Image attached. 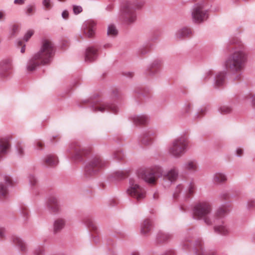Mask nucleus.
Masks as SVG:
<instances>
[{
  "mask_svg": "<svg viewBox=\"0 0 255 255\" xmlns=\"http://www.w3.org/2000/svg\"><path fill=\"white\" fill-rule=\"evenodd\" d=\"M226 50L231 52L223 63L224 68L232 75L234 81L241 80V72L248 61V54L237 37L230 39L227 43Z\"/></svg>",
  "mask_w": 255,
  "mask_h": 255,
  "instance_id": "f257e3e1",
  "label": "nucleus"
},
{
  "mask_svg": "<svg viewBox=\"0 0 255 255\" xmlns=\"http://www.w3.org/2000/svg\"><path fill=\"white\" fill-rule=\"evenodd\" d=\"M54 54V45L48 40L42 41L41 47L38 51L34 53L28 59L26 65L28 72H33L41 66L49 64Z\"/></svg>",
  "mask_w": 255,
  "mask_h": 255,
  "instance_id": "f03ea898",
  "label": "nucleus"
},
{
  "mask_svg": "<svg viewBox=\"0 0 255 255\" xmlns=\"http://www.w3.org/2000/svg\"><path fill=\"white\" fill-rule=\"evenodd\" d=\"M144 3L143 0L136 2L130 0L123 2L119 15V21L127 26L133 24L137 19L136 10L141 9Z\"/></svg>",
  "mask_w": 255,
  "mask_h": 255,
  "instance_id": "7ed1b4c3",
  "label": "nucleus"
},
{
  "mask_svg": "<svg viewBox=\"0 0 255 255\" xmlns=\"http://www.w3.org/2000/svg\"><path fill=\"white\" fill-rule=\"evenodd\" d=\"M195 235L194 232L191 230L186 232L185 237L181 243V247L183 250L189 251L192 249L195 255H217L215 251L205 250L202 241L194 239Z\"/></svg>",
  "mask_w": 255,
  "mask_h": 255,
  "instance_id": "20e7f679",
  "label": "nucleus"
},
{
  "mask_svg": "<svg viewBox=\"0 0 255 255\" xmlns=\"http://www.w3.org/2000/svg\"><path fill=\"white\" fill-rule=\"evenodd\" d=\"M212 205L206 201L196 203L193 208V217L196 220H203L207 225H211L214 223V217L211 215Z\"/></svg>",
  "mask_w": 255,
  "mask_h": 255,
  "instance_id": "39448f33",
  "label": "nucleus"
},
{
  "mask_svg": "<svg viewBox=\"0 0 255 255\" xmlns=\"http://www.w3.org/2000/svg\"><path fill=\"white\" fill-rule=\"evenodd\" d=\"M188 143L185 136L175 138L168 148V154L176 158L181 157L186 151Z\"/></svg>",
  "mask_w": 255,
  "mask_h": 255,
  "instance_id": "423d86ee",
  "label": "nucleus"
},
{
  "mask_svg": "<svg viewBox=\"0 0 255 255\" xmlns=\"http://www.w3.org/2000/svg\"><path fill=\"white\" fill-rule=\"evenodd\" d=\"M106 162L99 156H95L91 157L86 163L84 175L89 178L99 172V171L106 165Z\"/></svg>",
  "mask_w": 255,
  "mask_h": 255,
  "instance_id": "0eeeda50",
  "label": "nucleus"
},
{
  "mask_svg": "<svg viewBox=\"0 0 255 255\" xmlns=\"http://www.w3.org/2000/svg\"><path fill=\"white\" fill-rule=\"evenodd\" d=\"M193 21L197 23L203 22L208 18V9L204 1L194 4L191 9Z\"/></svg>",
  "mask_w": 255,
  "mask_h": 255,
  "instance_id": "6e6552de",
  "label": "nucleus"
},
{
  "mask_svg": "<svg viewBox=\"0 0 255 255\" xmlns=\"http://www.w3.org/2000/svg\"><path fill=\"white\" fill-rule=\"evenodd\" d=\"M156 172L159 173V178H161L164 186H170L179 177V171L176 167L164 170L161 166H159L157 167Z\"/></svg>",
  "mask_w": 255,
  "mask_h": 255,
  "instance_id": "1a4fd4ad",
  "label": "nucleus"
},
{
  "mask_svg": "<svg viewBox=\"0 0 255 255\" xmlns=\"http://www.w3.org/2000/svg\"><path fill=\"white\" fill-rule=\"evenodd\" d=\"M88 102L91 105V110L95 112H110L116 114L119 111V108L115 104L102 102L98 99L88 100Z\"/></svg>",
  "mask_w": 255,
  "mask_h": 255,
  "instance_id": "9d476101",
  "label": "nucleus"
},
{
  "mask_svg": "<svg viewBox=\"0 0 255 255\" xmlns=\"http://www.w3.org/2000/svg\"><path fill=\"white\" fill-rule=\"evenodd\" d=\"M195 189V185L193 182H184L179 184L176 187L173 197L177 198L181 193L183 194V198L185 200H189L193 195Z\"/></svg>",
  "mask_w": 255,
  "mask_h": 255,
  "instance_id": "9b49d317",
  "label": "nucleus"
},
{
  "mask_svg": "<svg viewBox=\"0 0 255 255\" xmlns=\"http://www.w3.org/2000/svg\"><path fill=\"white\" fill-rule=\"evenodd\" d=\"M127 193L128 195L140 201L145 197V191L140 186L138 182L134 178H130L129 181V186L127 189Z\"/></svg>",
  "mask_w": 255,
  "mask_h": 255,
  "instance_id": "f8f14e48",
  "label": "nucleus"
},
{
  "mask_svg": "<svg viewBox=\"0 0 255 255\" xmlns=\"http://www.w3.org/2000/svg\"><path fill=\"white\" fill-rule=\"evenodd\" d=\"M159 165H156L151 169H141L137 171V175L139 178L142 179L145 182L149 184H154L159 178V173L156 169Z\"/></svg>",
  "mask_w": 255,
  "mask_h": 255,
  "instance_id": "ddd939ff",
  "label": "nucleus"
},
{
  "mask_svg": "<svg viewBox=\"0 0 255 255\" xmlns=\"http://www.w3.org/2000/svg\"><path fill=\"white\" fill-rule=\"evenodd\" d=\"M156 136V130L154 128H146L138 137L139 143L142 146H150L153 144Z\"/></svg>",
  "mask_w": 255,
  "mask_h": 255,
  "instance_id": "4468645a",
  "label": "nucleus"
},
{
  "mask_svg": "<svg viewBox=\"0 0 255 255\" xmlns=\"http://www.w3.org/2000/svg\"><path fill=\"white\" fill-rule=\"evenodd\" d=\"M66 152L71 158L75 159H79L82 156L86 155L84 148L78 141L70 143L66 149Z\"/></svg>",
  "mask_w": 255,
  "mask_h": 255,
  "instance_id": "2eb2a0df",
  "label": "nucleus"
},
{
  "mask_svg": "<svg viewBox=\"0 0 255 255\" xmlns=\"http://www.w3.org/2000/svg\"><path fill=\"white\" fill-rule=\"evenodd\" d=\"M13 186L11 177L5 175L2 181L0 182V199L5 198L8 194V188Z\"/></svg>",
  "mask_w": 255,
  "mask_h": 255,
  "instance_id": "dca6fc26",
  "label": "nucleus"
},
{
  "mask_svg": "<svg viewBox=\"0 0 255 255\" xmlns=\"http://www.w3.org/2000/svg\"><path fill=\"white\" fill-rule=\"evenodd\" d=\"M12 63L9 59H4L0 62V78H6L11 73Z\"/></svg>",
  "mask_w": 255,
  "mask_h": 255,
  "instance_id": "f3484780",
  "label": "nucleus"
},
{
  "mask_svg": "<svg viewBox=\"0 0 255 255\" xmlns=\"http://www.w3.org/2000/svg\"><path fill=\"white\" fill-rule=\"evenodd\" d=\"M99 48L96 46L87 47L85 53V61L86 62H92L95 61L98 56Z\"/></svg>",
  "mask_w": 255,
  "mask_h": 255,
  "instance_id": "a211bd4d",
  "label": "nucleus"
},
{
  "mask_svg": "<svg viewBox=\"0 0 255 255\" xmlns=\"http://www.w3.org/2000/svg\"><path fill=\"white\" fill-rule=\"evenodd\" d=\"M46 208L52 213H57L60 211V206L57 198L54 196H50L46 202Z\"/></svg>",
  "mask_w": 255,
  "mask_h": 255,
  "instance_id": "6ab92c4d",
  "label": "nucleus"
},
{
  "mask_svg": "<svg viewBox=\"0 0 255 255\" xmlns=\"http://www.w3.org/2000/svg\"><path fill=\"white\" fill-rule=\"evenodd\" d=\"M96 24L94 21L88 20L85 21L82 25L84 33L88 37H92L95 34Z\"/></svg>",
  "mask_w": 255,
  "mask_h": 255,
  "instance_id": "aec40b11",
  "label": "nucleus"
},
{
  "mask_svg": "<svg viewBox=\"0 0 255 255\" xmlns=\"http://www.w3.org/2000/svg\"><path fill=\"white\" fill-rule=\"evenodd\" d=\"M192 35V29L187 26H184L178 29L175 33V38L178 40H184Z\"/></svg>",
  "mask_w": 255,
  "mask_h": 255,
  "instance_id": "412c9836",
  "label": "nucleus"
},
{
  "mask_svg": "<svg viewBox=\"0 0 255 255\" xmlns=\"http://www.w3.org/2000/svg\"><path fill=\"white\" fill-rule=\"evenodd\" d=\"M181 168L183 170L195 173L198 170V164L195 159H189L182 164Z\"/></svg>",
  "mask_w": 255,
  "mask_h": 255,
  "instance_id": "4be33fe9",
  "label": "nucleus"
},
{
  "mask_svg": "<svg viewBox=\"0 0 255 255\" xmlns=\"http://www.w3.org/2000/svg\"><path fill=\"white\" fill-rule=\"evenodd\" d=\"M130 121L135 125H144L149 123V119L148 116L145 114H140L132 116Z\"/></svg>",
  "mask_w": 255,
  "mask_h": 255,
  "instance_id": "5701e85b",
  "label": "nucleus"
},
{
  "mask_svg": "<svg viewBox=\"0 0 255 255\" xmlns=\"http://www.w3.org/2000/svg\"><path fill=\"white\" fill-rule=\"evenodd\" d=\"M58 159L54 154L46 155L42 159L43 165L46 167H53L58 163Z\"/></svg>",
  "mask_w": 255,
  "mask_h": 255,
  "instance_id": "b1692460",
  "label": "nucleus"
},
{
  "mask_svg": "<svg viewBox=\"0 0 255 255\" xmlns=\"http://www.w3.org/2000/svg\"><path fill=\"white\" fill-rule=\"evenodd\" d=\"M11 242L19 251L22 252H25L27 251V247L25 243L19 237L16 235L12 236L11 237Z\"/></svg>",
  "mask_w": 255,
  "mask_h": 255,
  "instance_id": "393cba45",
  "label": "nucleus"
},
{
  "mask_svg": "<svg viewBox=\"0 0 255 255\" xmlns=\"http://www.w3.org/2000/svg\"><path fill=\"white\" fill-rule=\"evenodd\" d=\"M226 72L220 71L217 73L214 77V85L218 88L222 86L226 81Z\"/></svg>",
  "mask_w": 255,
  "mask_h": 255,
  "instance_id": "a878e982",
  "label": "nucleus"
},
{
  "mask_svg": "<svg viewBox=\"0 0 255 255\" xmlns=\"http://www.w3.org/2000/svg\"><path fill=\"white\" fill-rule=\"evenodd\" d=\"M10 137L8 136L0 137V154H6L10 147Z\"/></svg>",
  "mask_w": 255,
  "mask_h": 255,
  "instance_id": "bb28decb",
  "label": "nucleus"
},
{
  "mask_svg": "<svg viewBox=\"0 0 255 255\" xmlns=\"http://www.w3.org/2000/svg\"><path fill=\"white\" fill-rule=\"evenodd\" d=\"M161 65V61L158 60L154 61L146 70V74L154 76L158 72V68Z\"/></svg>",
  "mask_w": 255,
  "mask_h": 255,
  "instance_id": "cd10ccee",
  "label": "nucleus"
},
{
  "mask_svg": "<svg viewBox=\"0 0 255 255\" xmlns=\"http://www.w3.org/2000/svg\"><path fill=\"white\" fill-rule=\"evenodd\" d=\"M152 222L149 219H145L140 225V233L142 235H146L151 230Z\"/></svg>",
  "mask_w": 255,
  "mask_h": 255,
  "instance_id": "c85d7f7f",
  "label": "nucleus"
},
{
  "mask_svg": "<svg viewBox=\"0 0 255 255\" xmlns=\"http://www.w3.org/2000/svg\"><path fill=\"white\" fill-rule=\"evenodd\" d=\"M209 108L207 106L199 108L193 115L192 121L195 122L199 121L206 114Z\"/></svg>",
  "mask_w": 255,
  "mask_h": 255,
  "instance_id": "c756f323",
  "label": "nucleus"
},
{
  "mask_svg": "<svg viewBox=\"0 0 255 255\" xmlns=\"http://www.w3.org/2000/svg\"><path fill=\"white\" fill-rule=\"evenodd\" d=\"M227 180L226 174L222 172H216L213 175L212 181L215 184L224 183Z\"/></svg>",
  "mask_w": 255,
  "mask_h": 255,
  "instance_id": "7c9ffc66",
  "label": "nucleus"
},
{
  "mask_svg": "<svg viewBox=\"0 0 255 255\" xmlns=\"http://www.w3.org/2000/svg\"><path fill=\"white\" fill-rule=\"evenodd\" d=\"M214 229L215 232L222 235H227L230 232L229 228L223 222H222L221 225L215 226Z\"/></svg>",
  "mask_w": 255,
  "mask_h": 255,
  "instance_id": "2f4dec72",
  "label": "nucleus"
},
{
  "mask_svg": "<svg viewBox=\"0 0 255 255\" xmlns=\"http://www.w3.org/2000/svg\"><path fill=\"white\" fill-rule=\"evenodd\" d=\"M65 220L62 218L56 219L53 224V231L55 234L60 232L65 225Z\"/></svg>",
  "mask_w": 255,
  "mask_h": 255,
  "instance_id": "473e14b6",
  "label": "nucleus"
},
{
  "mask_svg": "<svg viewBox=\"0 0 255 255\" xmlns=\"http://www.w3.org/2000/svg\"><path fill=\"white\" fill-rule=\"evenodd\" d=\"M229 211V209L228 208L226 207H221L217 210L215 215H212V216L214 217L215 222L216 220L217 219L222 218L224 217Z\"/></svg>",
  "mask_w": 255,
  "mask_h": 255,
  "instance_id": "72a5a7b5",
  "label": "nucleus"
},
{
  "mask_svg": "<svg viewBox=\"0 0 255 255\" xmlns=\"http://www.w3.org/2000/svg\"><path fill=\"white\" fill-rule=\"evenodd\" d=\"M172 235L169 233L159 232L156 235V240L157 243H162L170 240Z\"/></svg>",
  "mask_w": 255,
  "mask_h": 255,
  "instance_id": "f704fd0d",
  "label": "nucleus"
},
{
  "mask_svg": "<svg viewBox=\"0 0 255 255\" xmlns=\"http://www.w3.org/2000/svg\"><path fill=\"white\" fill-rule=\"evenodd\" d=\"M152 46V45L149 43L143 45L138 49L137 55L138 56H142L147 54Z\"/></svg>",
  "mask_w": 255,
  "mask_h": 255,
  "instance_id": "c9c22d12",
  "label": "nucleus"
},
{
  "mask_svg": "<svg viewBox=\"0 0 255 255\" xmlns=\"http://www.w3.org/2000/svg\"><path fill=\"white\" fill-rule=\"evenodd\" d=\"M127 175L126 171L122 170H119L114 172L110 175V178L112 180H119L125 178Z\"/></svg>",
  "mask_w": 255,
  "mask_h": 255,
  "instance_id": "e433bc0d",
  "label": "nucleus"
},
{
  "mask_svg": "<svg viewBox=\"0 0 255 255\" xmlns=\"http://www.w3.org/2000/svg\"><path fill=\"white\" fill-rule=\"evenodd\" d=\"M84 222L85 225L90 230L97 233L98 227L93 219L91 218H87L85 219Z\"/></svg>",
  "mask_w": 255,
  "mask_h": 255,
  "instance_id": "4c0bfd02",
  "label": "nucleus"
},
{
  "mask_svg": "<svg viewBox=\"0 0 255 255\" xmlns=\"http://www.w3.org/2000/svg\"><path fill=\"white\" fill-rule=\"evenodd\" d=\"M193 109V105L191 103H185L182 109V114L183 115L190 116Z\"/></svg>",
  "mask_w": 255,
  "mask_h": 255,
  "instance_id": "58836bf2",
  "label": "nucleus"
},
{
  "mask_svg": "<svg viewBox=\"0 0 255 255\" xmlns=\"http://www.w3.org/2000/svg\"><path fill=\"white\" fill-rule=\"evenodd\" d=\"M218 111L222 115H227L232 113L233 109L229 105H222L219 107Z\"/></svg>",
  "mask_w": 255,
  "mask_h": 255,
  "instance_id": "ea45409f",
  "label": "nucleus"
},
{
  "mask_svg": "<svg viewBox=\"0 0 255 255\" xmlns=\"http://www.w3.org/2000/svg\"><path fill=\"white\" fill-rule=\"evenodd\" d=\"M36 9L35 6L33 4H29L24 9L25 13L27 16L32 15Z\"/></svg>",
  "mask_w": 255,
  "mask_h": 255,
  "instance_id": "a19ab883",
  "label": "nucleus"
},
{
  "mask_svg": "<svg viewBox=\"0 0 255 255\" xmlns=\"http://www.w3.org/2000/svg\"><path fill=\"white\" fill-rule=\"evenodd\" d=\"M19 31L18 26L16 25H13L11 26L9 31V36L10 38L14 37Z\"/></svg>",
  "mask_w": 255,
  "mask_h": 255,
  "instance_id": "79ce46f5",
  "label": "nucleus"
},
{
  "mask_svg": "<svg viewBox=\"0 0 255 255\" xmlns=\"http://www.w3.org/2000/svg\"><path fill=\"white\" fill-rule=\"evenodd\" d=\"M118 33V30L116 26L113 24H110L108 26L107 30V34L110 36H115Z\"/></svg>",
  "mask_w": 255,
  "mask_h": 255,
  "instance_id": "37998d69",
  "label": "nucleus"
},
{
  "mask_svg": "<svg viewBox=\"0 0 255 255\" xmlns=\"http://www.w3.org/2000/svg\"><path fill=\"white\" fill-rule=\"evenodd\" d=\"M113 156L115 159L119 161L123 160L125 157L123 151L120 150L115 151L114 152Z\"/></svg>",
  "mask_w": 255,
  "mask_h": 255,
  "instance_id": "c03bdc74",
  "label": "nucleus"
},
{
  "mask_svg": "<svg viewBox=\"0 0 255 255\" xmlns=\"http://www.w3.org/2000/svg\"><path fill=\"white\" fill-rule=\"evenodd\" d=\"M28 179L29 184L31 186H35L37 182V180L35 176L33 174H29L27 176Z\"/></svg>",
  "mask_w": 255,
  "mask_h": 255,
  "instance_id": "a18cd8bd",
  "label": "nucleus"
},
{
  "mask_svg": "<svg viewBox=\"0 0 255 255\" xmlns=\"http://www.w3.org/2000/svg\"><path fill=\"white\" fill-rule=\"evenodd\" d=\"M33 33L34 32L32 30H28L24 36V40L27 42L29 39V38L32 36Z\"/></svg>",
  "mask_w": 255,
  "mask_h": 255,
  "instance_id": "49530a36",
  "label": "nucleus"
},
{
  "mask_svg": "<svg viewBox=\"0 0 255 255\" xmlns=\"http://www.w3.org/2000/svg\"><path fill=\"white\" fill-rule=\"evenodd\" d=\"M248 209L251 210L255 208V201L254 200H250L247 204Z\"/></svg>",
  "mask_w": 255,
  "mask_h": 255,
  "instance_id": "de8ad7c7",
  "label": "nucleus"
},
{
  "mask_svg": "<svg viewBox=\"0 0 255 255\" xmlns=\"http://www.w3.org/2000/svg\"><path fill=\"white\" fill-rule=\"evenodd\" d=\"M42 4L44 6V7L47 9L51 8V0H42Z\"/></svg>",
  "mask_w": 255,
  "mask_h": 255,
  "instance_id": "09e8293b",
  "label": "nucleus"
},
{
  "mask_svg": "<svg viewBox=\"0 0 255 255\" xmlns=\"http://www.w3.org/2000/svg\"><path fill=\"white\" fill-rule=\"evenodd\" d=\"M73 10L75 14H78L82 11V8L81 6L73 5Z\"/></svg>",
  "mask_w": 255,
  "mask_h": 255,
  "instance_id": "8fccbe9b",
  "label": "nucleus"
},
{
  "mask_svg": "<svg viewBox=\"0 0 255 255\" xmlns=\"http://www.w3.org/2000/svg\"><path fill=\"white\" fill-rule=\"evenodd\" d=\"M16 44L17 46H22L20 49V52L22 53H24L25 50V45L23 44V42L21 40H18L16 41Z\"/></svg>",
  "mask_w": 255,
  "mask_h": 255,
  "instance_id": "3c124183",
  "label": "nucleus"
},
{
  "mask_svg": "<svg viewBox=\"0 0 255 255\" xmlns=\"http://www.w3.org/2000/svg\"><path fill=\"white\" fill-rule=\"evenodd\" d=\"M21 215L26 219L28 215V211L26 208H24L20 210Z\"/></svg>",
  "mask_w": 255,
  "mask_h": 255,
  "instance_id": "603ef678",
  "label": "nucleus"
},
{
  "mask_svg": "<svg viewBox=\"0 0 255 255\" xmlns=\"http://www.w3.org/2000/svg\"><path fill=\"white\" fill-rule=\"evenodd\" d=\"M235 153L237 157H241L244 153V150L240 147H238L236 149Z\"/></svg>",
  "mask_w": 255,
  "mask_h": 255,
  "instance_id": "864d4df0",
  "label": "nucleus"
},
{
  "mask_svg": "<svg viewBox=\"0 0 255 255\" xmlns=\"http://www.w3.org/2000/svg\"><path fill=\"white\" fill-rule=\"evenodd\" d=\"M17 152L18 154L20 156H22L24 154V149L20 146H17Z\"/></svg>",
  "mask_w": 255,
  "mask_h": 255,
  "instance_id": "5fc2aeb1",
  "label": "nucleus"
},
{
  "mask_svg": "<svg viewBox=\"0 0 255 255\" xmlns=\"http://www.w3.org/2000/svg\"><path fill=\"white\" fill-rule=\"evenodd\" d=\"M5 19V13L2 10H0V21H4Z\"/></svg>",
  "mask_w": 255,
  "mask_h": 255,
  "instance_id": "6e6d98bb",
  "label": "nucleus"
},
{
  "mask_svg": "<svg viewBox=\"0 0 255 255\" xmlns=\"http://www.w3.org/2000/svg\"><path fill=\"white\" fill-rule=\"evenodd\" d=\"M5 229L3 227H0V239L3 238L5 237Z\"/></svg>",
  "mask_w": 255,
  "mask_h": 255,
  "instance_id": "4d7b16f0",
  "label": "nucleus"
},
{
  "mask_svg": "<svg viewBox=\"0 0 255 255\" xmlns=\"http://www.w3.org/2000/svg\"><path fill=\"white\" fill-rule=\"evenodd\" d=\"M221 197L223 199L227 200V199H228L229 198L230 195H229L228 193L226 192H224L221 193Z\"/></svg>",
  "mask_w": 255,
  "mask_h": 255,
  "instance_id": "13d9d810",
  "label": "nucleus"
},
{
  "mask_svg": "<svg viewBox=\"0 0 255 255\" xmlns=\"http://www.w3.org/2000/svg\"><path fill=\"white\" fill-rule=\"evenodd\" d=\"M69 16V13L67 10H64L62 13V17L65 19H68Z\"/></svg>",
  "mask_w": 255,
  "mask_h": 255,
  "instance_id": "bf43d9fd",
  "label": "nucleus"
},
{
  "mask_svg": "<svg viewBox=\"0 0 255 255\" xmlns=\"http://www.w3.org/2000/svg\"><path fill=\"white\" fill-rule=\"evenodd\" d=\"M160 255H175V252L172 250L167 251Z\"/></svg>",
  "mask_w": 255,
  "mask_h": 255,
  "instance_id": "052dcab7",
  "label": "nucleus"
},
{
  "mask_svg": "<svg viewBox=\"0 0 255 255\" xmlns=\"http://www.w3.org/2000/svg\"><path fill=\"white\" fill-rule=\"evenodd\" d=\"M43 144L41 141H37L35 144V148L37 149H41Z\"/></svg>",
  "mask_w": 255,
  "mask_h": 255,
  "instance_id": "680f3d73",
  "label": "nucleus"
},
{
  "mask_svg": "<svg viewBox=\"0 0 255 255\" xmlns=\"http://www.w3.org/2000/svg\"><path fill=\"white\" fill-rule=\"evenodd\" d=\"M212 71L210 70H208V71H207L205 73V75L204 76V79L205 80H206V79H207V78L209 77V76H210L211 75H212Z\"/></svg>",
  "mask_w": 255,
  "mask_h": 255,
  "instance_id": "e2e57ef3",
  "label": "nucleus"
},
{
  "mask_svg": "<svg viewBox=\"0 0 255 255\" xmlns=\"http://www.w3.org/2000/svg\"><path fill=\"white\" fill-rule=\"evenodd\" d=\"M93 240L94 242V243L96 244H98L100 242V238L98 236L93 235Z\"/></svg>",
  "mask_w": 255,
  "mask_h": 255,
  "instance_id": "0e129e2a",
  "label": "nucleus"
},
{
  "mask_svg": "<svg viewBox=\"0 0 255 255\" xmlns=\"http://www.w3.org/2000/svg\"><path fill=\"white\" fill-rule=\"evenodd\" d=\"M25 0H14V3L15 4L22 5L24 3Z\"/></svg>",
  "mask_w": 255,
  "mask_h": 255,
  "instance_id": "69168bd1",
  "label": "nucleus"
},
{
  "mask_svg": "<svg viewBox=\"0 0 255 255\" xmlns=\"http://www.w3.org/2000/svg\"><path fill=\"white\" fill-rule=\"evenodd\" d=\"M125 75L127 77L131 78L133 76V73L131 72H128L125 73Z\"/></svg>",
  "mask_w": 255,
  "mask_h": 255,
  "instance_id": "338daca9",
  "label": "nucleus"
},
{
  "mask_svg": "<svg viewBox=\"0 0 255 255\" xmlns=\"http://www.w3.org/2000/svg\"><path fill=\"white\" fill-rule=\"evenodd\" d=\"M104 48H110L112 47V44L110 43H106L103 45Z\"/></svg>",
  "mask_w": 255,
  "mask_h": 255,
  "instance_id": "774afa93",
  "label": "nucleus"
}]
</instances>
